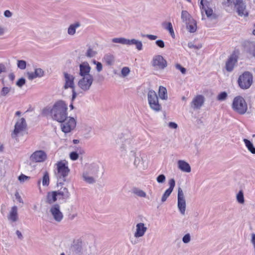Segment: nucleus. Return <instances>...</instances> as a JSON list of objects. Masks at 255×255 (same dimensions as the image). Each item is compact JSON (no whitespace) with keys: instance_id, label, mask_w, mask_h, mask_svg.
Wrapping results in <instances>:
<instances>
[{"instance_id":"f257e3e1","label":"nucleus","mask_w":255,"mask_h":255,"mask_svg":"<svg viewBox=\"0 0 255 255\" xmlns=\"http://www.w3.org/2000/svg\"><path fill=\"white\" fill-rule=\"evenodd\" d=\"M119 146V150L122 156L129 155L134 156L135 151L133 149V141L132 138L127 134H122L116 140Z\"/></svg>"},{"instance_id":"f03ea898","label":"nucleus","mask_w":255,"mask_h":255,"mask_svg":"<svg viewBox=\"0 0 255 255\" xmlns=\"http://www.w3.org/2000/svg\"><path fill=\"white\" fill-rule=\"evenodd\" d=\"M67 105L62 100L56 102L50 110V113L53 120L62 122L67 117Z\"/></svg>"},{"instance_id":"7ed1b4c3","label":"nucleus","mask_w":255,"mask_h":255,"mask_svg":"<svg viewBox=\"0 0 255 255\" xmlns=\"http://www.w3.org/2000/svg\"><path fill=\"white\" fill-rule=\"evenodd\" d=\"M100 165L93 163L91 164L86 171L83 173V179L87 183L93 184L96 183V179L100 171Z\"/></svg>"},{"instance_id":"20e7f679","label":"nucleus","mask_w":255,"mask_h":255,"mask_svg":"<svg viewBox=\"0 0 255 255\" xmlns=\"http://www.w3.org/2000/svg\"><path fill=\"white\" fill-rule=\"evenodd\" d=\"M55 175L59 182H65L66 177L70 173L68 162L66 160H60L55 164ZM60 182V184H61Z\"/></svg>"},{"instance_id":"39448f33","label":"nucleus","mask_w":255,"mask_h":255,"mask_svg":"<svg viewBox=\"0 0 255 255\" xmlns=\"http://www.w3.org/2000/svg\"><path fill=\"white\" fill-rule=\"evenodd\" d=\"M66 253L67 255H84L86 253L85 245L80 240H74Z\"/></svg>"},{"instance_id":"423d86ee","label":"nucleus","mask_w":255,"mask_h":255,"mask_svg":"<svg viewBox=\"0 0 255 255\" xmlns=\"http://www.w3.org/2000/svg\"><path fill=\"white\" fill-rule=\"evenodd\" d=\"M225 4L228 6L234 5L235 9L239 16H248L249 13L246 5L243 0H227Z\"/></svg>"},{"instance_id":"0eeeda50","label":"nucleus","mask_w":255,"mask_h":255,"mask_svg":"<svg viewBox=\"0 0 255 255\" xmlns=\"http://www.w3.org/2000/svg\"><path fill=\"white\" fill-rule=\"evenodd\" d=\"M232 108L238 114L243 115L246 113L248 106L246 101L242 97L237 96L233 100Z\"/></svg>"},{"instance_id":"6e6552de","label":"nucleus","mask_w":255,"mask_h":255,"mask_svg":"<svg viewBox=\"0 0 255 255\" xmlns=\"http://www.w3.org/2000/svg\"><path fill=\"white\" fill-rule=\"evenodd\" d=\"M147 100L150 108L155 112L161 110V106L159 104L158 98L156 92L150 90L147 93Z\"/></svg>"},{"instance_id":"1a4fd4ad","label":"nucleus","mask_w":255,"mask_h":255,"mask_svg":"<svg viewBox=\"0 0 255 255\" xmlns=\"http://www.w3.org/2000/svg\"><path fill=\"white\" fill-rule=\"evenodd\" d=\"M238 82L241 88L247 89L253 83V75L250 72H245L239 76Z\"/></svg>"},{"instance_id":"9d476101","label":"nucleus","mask_w":255,"mask_h":255,"mask_svg":"<svg viewBox=\"0 0 255 255\" xmlns=\"http://www.w3.org/2000/svg\"><path fill=\"white\" fill-rule=\"evenodd\" d=\"M61 128L64 133H69L73 130L76 126V122L73 118L67 117L62 121Z\"/></svg>"},{"instance_id":"9b49d317","label":"nucleus","mask_w":255,"mask_h":255,"mask_svg":"<svg viewBox=\"0 0 255 255\" xmlns=\"http://www.w3.org/2000/svg\"><path fill=\"white\" fill-rule=\"evenodd\" d=\"M26 127V122L23 118L17 121L15 125L14 129L11 133L12 138L16 139L18 136L22 135V132L25 130Z\"/></svg>"},{"instance_id":"f8f14e48","label":"nucleus","mask_w":255,"mask_h":255,"mask_svg":"<svg viewBox=\"0 0 255 255\" xmlns=\"http://www.w3.org/2000/svg\"><path fill=\"white\" fill-rule=\"evenodd\" d=\"M177 207L180 213L182 215H184L185 214L186 204L184 193L180 187H179L178 190Z\"/></svg>"},{"instance_id":"ddd939ff","label":"nucleus","mask_w":255,"mask_h":255,"mask_svg":"<svg viewBox=\"0 0 255 255\" xmlns=\"http://www.w3.org/2000/svg\"><path fill=\"white\" fill-rule=\"evenodd\" d=\"M152 66L156 69L163 70L167 67V61L163 57L160 55L153 56L151 61Z\"/></svg>"},{"instance_id":"4468645a","label":"nucleus","mask_w":255,"mask_h":255,"mask_svg":"<svg viewBox=\"0 0 255 255\" xmlns=\"http://www.w3.org/2000/svg\"><path fill=\"white\" fill-rule=\"evenodd\" d=\"M93 81V76L82 77L78 81V85L82 91H87L90 89Z\"/></svg>"},{"instance_id":"2eb2a0df","label":"nucleus","mask_w":255,"mask_h":255,"mask_svg":"<svg viewBox=\"0 0 255 255\" xmlns=\"http://www.w3.org/2000/svg\"><path fill=\"white\" fill-rule=\"evenodd\" d=\"M49 212L54 220L57 222H60L63 219V214L60 210V206L56 204L52 205L49 210Z\"/></svg>"},{"instance_id":"dca6fc26","label":"nucleus","mask_w":255,"mask_h":255,"mask_svg":"<svg viewBox=\"0 0 255 255\" xmlns=\"http://www.w3.org/2000/svg\"><path fill=\"white\" fill-rule=\"evenodd\" d=\"M46 159L47 154L42 150L35 151L30 156V160L35 162H44Z\"/></svg>"},{"instance_id":"f3484780","label":"nucleus","mask_w":255,"mask_h":255,"mask_svg":"<svg viewBox=\"0 0 255 255\" xmlns=\"http://www.w3.org/2000/svg\"><path fill=\"white\" fill-rule=\"evenodd\" d=\"M64 85L63 88L64 89H67L70 88L73 89L75 88L74 79L75 77L67 72H64Z\"/></svg>"},{"instance_id":"a211bd4d","label":"nucleus","mask_w":255,"mask_h":255,"mask_svg":"<svg viewBox=\"0 0 255 255\" xmlns=\"http://www.w3.org/2000/svg\"><path fill=\"white\" fill-rule=\"evenodd\" d=\"M91 67L87 62H84L79 65V75L82 77L93 76L90 74Z\"/></svg>"},{"instance_id":"6ab92c4d","label":"nucleus","mask_w":255,"mask_h":255,"mask_svg":"<svg viewBox=\"0 0 255 255\" xmlns=\"http://www.w3.org/2000/svg\"><path fill=\"white\" fill-rule=\"evenodd\" d=\"M205 102V98L201 95L195 96L191 103V107L194 110L200 109L203 105Z\"/></svg>"},{"instance_id":"aec40b11","label":"nucleus","mask_w":255,"mask_h":255,"mask_svg":"<svg viewBox=\"0 0 255 255\" xmlns=\"http://www.w3.org/2000/svg\"><path fill=\"white\" fill-rule=\"evenodd\" d=\"M169 187L166 190L162 196L161 201L162 203L165 202L168 197L170 195L175 186V181L173 178L170 179L168 182Z\"/></svg>"},{"instance_id":"412c9836","label":"nucleus","mask_w":255,"mask_h":255,"mask_svg":"<svg viewBox=\"0 0 255 255\" xmlns=\"http://www.w3.org/2000/svg\"><path fill=\"white\" fill-rule=\"evenodd\" d=\"M147 228L143 223H139L136 225L135 232L134 233V237L136 238H139L143 237Z\"/></svg>"},{"instance_id":"4be33fe9","label":"nucleus","mask_w":255,"mask_h":255,"mask_svg":"<svg viewBox=\"0 0 255 255\" xmlns=\"http://www.w3.org/2000/svg\"><path fill=\"white\" fill-rule=\"evenodd\" d=\"M209 2L206 0H201L200 5L202 14L205 12L208 17L211 16L213 14V10L211 8L209 7Z\"/></svg>"},{"instance_id":"5701e85b","label":"nucleus","mask_w":255,"mask_h":255,"mask_svg":"<svg viewBox=\"0 0 255 255\" xmlns=\"http://www.w3.org/2000/svg\"><path fill=\"white\" fill-rule=\"evenodd\" d=\"M237 62V58L235 54H232L226 63V69L228 72L233 71L236 63Z\"/></svg>"},{"instance_id":"b1692460","label":"nucleus","mask_w":255,"mask_h":255,"mask_svg":"<svg viewBox=\"0 0 255 255\" xmlns=\"http://www.w3.org/2000/svg\"><path fill=\"white\" fill-rule=\"evenodd\" d=\"M115 61V56L111 53H107L105 54L102 58V62L108 66L114 65Z\"/></svg>"},{"instance_id":"393cba45","label":"nucleus","mask_w":255,"mask_h":255,"mask_svg":"<svg viewBox=\"0 0 255 255\" xmlns=\"http://www.w3.org/2000/svg\"><path fill=\"white\" fill-rule=\"evenodd\" d=\"M245 48L248 53L255 57V42H246L245 43Z\"/></svg>"},{"instance_id":"a878e982","label":"nucleus","mask_w":255,"mask_h":255,"mask_svg":"<svg viewBox=\"0 0 255 255\" xmlns=\"http://www.w3.org/2000/svg\"><path fill=\"white\" fill-rule=\"evenodd\" d=\"M178 168L183 172L189 173L191 172V167L188 163L184 160H180L177 162Z\"/></svg>"},{"instance_id":"bb28decb","label":"nucleus","mask_w":255,"mask_h":255,"mask_svg":"<svg viewBox=\"0 0 255 255\" xmlns=\"http://www.w3.org/2000/svg\"><path fill=\"white\" fill-rule=\"evenodd\" d=\"M81 26V23L78 22H75L71 24L67 28V33L69 35L73 36L76 33V29Z\"/></svg>"},{"instance_id":"cd10ccee","label":"nucleus","mask_w":255,"mask_h":255,"mask_svg":"<svg viewBox=\"0 0 255 255\" xmlns=\"http://www.w3.org/2000/svg\"><path fill=\"white\" fill-rule=\"evenodd\" d=\"M7 218L8 220L12 222H15L17 220L18 215L17 208L16 206H14L11 208V210L7 216Z\"/></svg>"},{"instance_id":"c85d7f7f","label":"nucleus","mask_w":255,"mask_h":255,"mask_svg":"<svg viewBox=\"0 0 255 255\" xmlns=\"http://www.w3.org/2000/svg\"><path fill=\"white\" fill-rule=\"evenodd\" d=\"M57 193L56 191L48 192L46 196V203L51 204L57 200Z\"/></svg>"},{"instance_id":"c756f323","label":"nucleus","mask_w":255,"mask_h":255,"mask_svg":"<svg viewBox=\"0 0 255 255\" xmlns=\"http://www.w3.org/2000/svg\"><path fill=\"white\" fill-rule=\"evenodd\" d=\"M186 28L190 33H194L197 30V23L194 19H191L189 21L186 22Z\"/></svg>"},{"instance_id":"7c9ffc66","label":"nucleus","mask_w":255,"mask_h":255,"mask_svg":"<svg viewBox=\"0 0 255 255\" xmlns=\"http://www.w3.org/2000/svg\"><path fill=\"white\" fill-rule=\"evenodd\" d=\"M132 45H134L136 47V48L138 51H141L143 49V45L142 42L138 40L135 39H128V45L129 46Z\"/></svg>"},{"instance_id":"2f4dec72","label":"nucleus","mask_w":255,"mask_h":255,"mask_svg":"<svg viewBox=\"0 0 255 255\" xmlns=\"http://www.w3.org/2000/svg\"><path fill=\"white\" fill-rule=\"evenodd\" d=\"M56 192L57 196H60L62 199H68L70 197V193L68 189L66 187H64L63 189H61Z\"/></svg>"},{"instance_id":"473e14b6","label":"nucleus","mask_w":255,"mask_h":255,"mask_svg":"<svg viewBox=\"0 0 255 255\" xmlns=\"http://www.w3.org/2000/svg\"><path fill=\"white\" fill-rule=\"evenodd\" d=\"M113 43H120L123 45H128V39L124 37H116L112 39Z\"/></svg>"},{"instance_id":"72a5a7b5","label":"nucleus","mask_w":255,"mask_h":255,"mask_svg":"<svg viewBox=\"0 0 255 255\" xmlns=\"http://www.w3.org/2000/svg\"><path fill=\"white\" fill-rule=\"evenodd\" d=\"M158 95L161 99L166 100L168 98L166 89L163 86H160Z\"/></svg>"},{"instance_id":"f704fd0d","label":"nucleus","mask_w":255,"mask_h":255,"mask_svg":"<svg viewBox=\"0 0 255 255\" xmlns=\"http://www.w3.org/2000/svg\"><path fill=\"white\" fill-rule=\"evenodd\" d=\"M181 19L183 22L186 23L189 21L191 19H193L188 12L186 10H182L181 12Z\"/></svg>"},{"instance_id":"c9c22d12","label":"nucleus","mask_w":255,"mask_h":255,"mask_svg":"<svg viewBox=\"0 0 255 255\" xmlns=\"http://www.w3.org/2000/svg\"><path fill=\"white\" fill-rule=\"evenodd\" d=\"M244 141L248 150L252 153L255 154V148L253 144L247 139H244Z\"/></svg>"},{"instance_id":"e433bc0d","label":"nucleus","mask_w":255,"mask_h":255,"mask_svg":"<svg viewBox=\"0 0 255 255\" xmlns=\"http://www.w3.org/2000/svg\"><path fill=\"white\" fill-rule=\"evenodd\" d=\"M97 54V51L93 48L90 46L85 53V56L88 58H92L95 57Z\"/></svg>"},{"instance_id":"4c0bfd02","label":"nucleus","mask_w":255,"mask_h":255,"mask_svg":"<svg viewBox=\"0 0 255 255\" xmlns=\"http://www.w3.org/2000/svg\"><path fill=\"white\" fill-rule=\"evenodd\" d=\"M236 199L238 202L240 204H243L245 203L244 193L242 190H240L237 194Z\"/></svg>"},{"instance_id":"58836bf2","label":"nucleus","mask_w":255,"mask_h":255,"mask_svg":"<svg viewBox=\"0 0 255 255\" xmlns=\"http://www.w3.org/2000/svg\"><path fill=\"white\" fill-rule=\"evenodd\" d=\"M49 184V176L47 171H45L42 178L43 186H47Z\"/></svg>"},{"instance_id":"ea45409f","label":"nucleus","mask_w":255,"mask_h":255,"mask_svg":"<svg viewBox=\"0 0 255 255\" xmlns=\"http://www.w3.org/2000/svg\"><path fill=\"white\" fill-rule=\"evenodd\" d=\"M133 193L140 197L144 198L146 196V194L144 191L137 188L134 189L133 190Z\"/></svg>"},{"instance_id":"a19ab883","label":"nucleus","mask_w":255,"mask_h":255,"mask_svg":"<svg viewBox=\"0 0 255 255\" xmlns=\"http://www.w3.org/2000/svg\"><path fill=\"white\" fill-rule=\"evenodd\" d=\"M164 28L165 29L169 31L172 37H173L174 36V30L173 29L172 25L171 22H167L166 24H165Z\"/></svg>"},{"instance_id":"79ce46f5","label":"nucleus","mask_w":255,"mask_h":255,"mask_svg":"<svg viewBox=\"0 0 255 255\" xmlns=\"http://www.w3.org/2000/svg\"><path fill=\"white\" fill-rule=\"evenodd\" d=\"M11 87H3L0 91V96H6L11 91Z\"/></svg>"},{"instance_id":"37998d69","label":"nucleus","mask_w":255,"mask_h":255,"mask_svg":"<svg viewBox=\"0 0 255 255\" xmlns=\"http://www.w3.org/2000/svg\"><path fill=\"white\" fill-rule=\"evenodd\" d=\"M93 63L94 64L96 65V70L98 72H100L102 71L103 65L101 62L94 60H93Z\"/></svg>"},{"instance_id":"c03bdc74","label":"nucleus","mask_w":255,"mask_h":255,"mask_svg":"<svg viewBox=\"0 0 255 255\" xmlns=\"http://www.w3.org/2000/svg\"><path fill=\"white\" fill-rule=\"evenodd\" d=\"M130 72V69L128 67H124L121 70V74L123 77L127 76Z\"/></svg>"},{"instance_id":"a18cd8bd","label":"nucleus","mask_w":255,"mask_h":255,"mask_svg":"<svg viewBox=\"0 0 255 255\" xmlns=\"http://www.w3.org/2000/svg\"><path fill=\"white\" fill-rule=\"evenodd\" d=\"M26 66V62L24 60H18L17 67L22 70L25 69Z\"/></svg>"},{"instance_id":"49530a36","label":"nucleus","mask_w":255,"mask_h":255,"mask_svg":"<svg viewBox=\"0 0 255 255\" xmlns=\"http://www.w3.org/2000/svg\"><path fill=\"white\" fill-rule=\"evenodd\" d=\"M227 97V94L225 92H223L219 94L217 97V100L219 101H224Z\"/></svg>"},{"instance_id":"de8ad7c7","label":"nucleus","mask_w":255,"mask_h":255,"mask_svg":"<svg viewBox=\"0 0 255 255\" xmlns=\"http://www.w3.org/2000/svg\"><path fill=\"white\" fill-rule=\"evenodd\" d=\"M166 177L164 174H160L156 177V181L158 183H164Z\"/></svg>"},{"instance_id":"09e8293b","label":"nucleus","mask_w":255,"mask_h":255,"mask_svg":"<svg viewBox=\"0 0 255 255\" xmlns=\"http://www.w3.org/2000/svg\"><path fill=\"white\" fill-rule=\"evenodd\" d=\"M30 179L29 176H26L23 174H21L18 177V180L21 183H23Z\"/></svg>"},{"instance_id":"8fccbe9b","label":"nucleus","mask_w":255,"mask_h":255,"mask_svg":"<svg viewBox=\"0 0 255 255\" xmlns=\"http://www.w3.org/2000/svg\"><path fill=\"white\" fill-rule=\"evenodd\" d=\"M191 241V236L190 234H186L182 238V241L185 244L189 243Z\"/></svg>"},{"instance_id":"3c124183","label":"nucleus","mask_w":255,"mask_h":255,"mask_svg":"<svg viewBox=\"0 0 255 255\" xmlns=\"http://www.w3.org/2000/svg\"><path fill=\"white\" fill-rule=\"evenodd\" d=\"M37 77H41L44 75V71L41 68H37L35 69L34 72Z\"/></svg>"},{"instance_id":"603ef678","label":"nucleus","mask_w":255,"mask_h":255,"mask_svg":"<svg viewBox=\"0 0 255 255\" xmlns=\"http://www.w3.org/2000/svg\"><path fill=\"white\" fill-rule=\"evenodd\" d=\"M25 83V80L23 78H21L19 79L16 83V85L21 88L22 87Z\"/></svg>"},{"instance_id":"864d4df0","label":"nucleus","mask_w":255,"mask_h":255,"mask_svg":"<svg viewBox=\"0 0 255 255\" xmlns=\"http://www.w3.org/2000/svg\"><path fill=\"white\" fill-rule=\"evenodd\" d=\"M70 157L71 160H76L78 158L79 155L76 152H72L70 154Z\"/></svg>"},{"instance_id":"5fc2aeb1","label":"nucleus","mask_w":255,"mask_h":255,"mask_svg":"<svg viewBox=\"0 0 255 255\" xmlns=\"http://www.w3.org/2000/svg\"><path fill=\"white\" fill-rule=\"evenodd\" d=\"M175 67L177 69L180 70L181 72L183 74H185L186 73V69L183 67L181 66V65L179 64H176L175 65Z\"/></svg>"},{"instance_id":"6e6d98bb","label":"nucleus","mask_w":255,"mask_h":255,"mask_svg":"<svg viewBox=\"0 0 255 255\" xmlns=\"http://www.w3.org/2000/svg\"><path fill=\"white\" fill-rule=\"evenodd\" d=\"M155 43L157 46L161 48H164L165 46L164 42L162 40H156Z\"/></svg>"},{"instance_id":"4d7b16f0","label":"nucleus","mask_w":255,"mask_h":255,"mask_svg":"<svg viewBox=\"0 0 255 255\" xmlns=\"http://www.w3.org/2000/svg\"><path fill=\"white\" fill-rule=\"evenodd\" d=\"M28 78L32 80L36 78H37V76H36L35 73L34 72H27V73Z\"/></svg>"},{"instance_id":"13d9d810","label":"nucleus","mask_w":255,"mask_h":255,"mask_svg":"<svg viewBox=\"0 0 255 255\" xmlns=\"http://www.w3.org/2000/svg\"><path fill=\"white\" fill-rule=\"evenodd\" d=\"M140 158L138 157H135L134 160V163H133L134 165L136 167L139 166L140 165Z\"/></svg>"},{"instance_id":"bf43d9fd","label":"nucleus","mask_w":255,"mask_h":255,"mask_svg":"<svg viewBox=\"0 0 255 255\" xmlns=\"http://www.w3.org/2000/svg\"><path fill=\"white\" fill-rule=\"evenodd\" d=\"M168 127L172 129H176L177 128L178 126L176 123L174 122H170L168 124Z\"/></svg>"},{"instance_id":"052dcab7","label":"nucleus","mask_w":255,"mask_h":255,"mask_svg":"<svg viewBox=\"0 0 255 255\" xmlns=\"http://www.w3.org/2000/svg\"><path fill=\"white\" fill-rule=\"evenodd\" d=\"M143 36H145L150 40H155L157 39V36L156 35H151V34H146L145 35H143Z\"/></svg>"},{"instance_id":"680f3d73","label":"nucleus","mask_w":255,"mask_h":255,"mask_svg":"<svg viewBox=\"0 0 255 255\" xmlns=\"http://www.w3.org/2000/svg\"><path fill=\"white\" fill-rule=\"evenodd\" d=\"M4 15L6 17H10L12 16V13L8 10L4 12Z\"/></svg>"},{"instance_id":"e2e57ef3","label":"nucleus","mask_w":255,"mask_h":255,"mask_svg":"<svg viewBox=\"0 0 255 255\" xmlns=\"http://www.w3.org/2000/svg\"><path fill=\"white\" fill-rule=\"evenodd\" d=\"M72 101L73 102L75 100L76 97H77V93L75 91V88L73 89H72Z\"/></svg>"},{"instance_id":"0e129e2a","label":"nucleus","mask_w":255,"mask_h":255,"mask_svg":"<svg viewBox=\"0 0 255 255\" xmlns=\"http://www.w3.org/2000/svg\"><path fill=\"white\" fill-rule=\"evenodd\" d=\"M189 47L190 48H194L195 49H200L201 48L202 46L201 45H195L193 44L190 45L189 44Z\"/></svg>"},{"instance_id":"69168bd1","label":"nucleus","mask_w":255,"mask_h":255,"mask_svg":"<svg viewBox=\"0 0 255 255\" xmlns=\"http://www.w3.org/2000/svg\"><path fill=\"white\" fill-rule=\"evenodd\" d=\"M251 242L253 244V245H254V246H255V234H253L252 235Z\"/></svg>"},{"instance_id":"338daca9","label":"nucleus","mask_w":255,"mask_h":255,"mask_svg":"<svg viewBox=\"0 0 255 255\" xmlns=\"http://www.w3.org/2000/svg\"><path fill=\"white\" fill-rule=\"evenodd\" d=\"M16 234L18 238H19L20 239H21L22 238V235L19 231L17 230L16 232Z\"/></svg>"},{"instance_id":"774afa93","label":"nucleus","mask_w":255,"mask_h":255,"mask_svg":"<svg viewBox=\"0 0 255 255\" xmlns=\"http://www.w3.org/2000/svg\"><path fill=\"white\" fill-rule=\"evenodd\" d=\"M4 33V29L0 26V35H2Z\"/></svg>"}]
</instances>
